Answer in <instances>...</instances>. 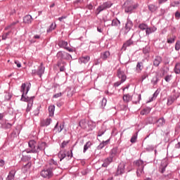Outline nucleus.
I'll return each mask as SVG.
<instances>
[{
    "label": "nucleus",
    "mask_w": 180,
    "mask_h": 180,
    "mask_svg": "<svg viewBox=\"0 0 180 180\" xmlns=\"http://www.w3.org/2000/svg\"><path fill=\"white\" fill-rule=\"evenodd\" d=\"M112 161H113V158L110 156L109 158H107L104 160V162H105V164H107L108 165H109L110 164V162H112Z\"/></svg>",
    "instance_id": "nucleus-44"
},
{
    "label": "nucleus",
    "mask_w": 180,
    "mask_h": 180,
    "mask_svg": "<svg viewBox=\"0 0 180 180\" xmlns=\"http://www.w3.org/2000/svg\"><path fill=\"white\" fill-rule=\"evenodd\" d=\"M57 167V162L54 160H51L49 163L46 166V167L41 171L40 175L42 178H46V179H50L53 177L54 173L53 171L56 169Z\"/></svg>",
    "instance_id": "nucleus-3"
},
{
    "label": "nucleus",
    "mask_w": 180,
    "mask_h": 180,
    "mask_svg": "<svg viewBox=\"0 0 180 180\" xmlns=\"http://www.w3.org/2000/svg\"><path fill=\"white\" fill-rule=\"evenodd\" d=\"M175 18H176V19H179L180 18V13H179V11H176L175 13Z\"/></svg>",
    "instance_id": "nucleus-63"
},
{
    "label": "nucleus",
    "mask_w": 180,
    "mask_h": 180,
    "mask_svg": "<svg viewBox=\"0 0 180 180\" xmlns=\"http://www.w3.org/2000/svg\"><path fill=\"white\" fill-rule=\"evenodd\" d=\"M155 32H157V27H148L146 31V36H150L151 33H154Z\"/></svg>",
    "instance_id": "nucleus-18"
},
{
    "label": "nucleus",
    "mask_w": 180,
    "mask_h": 180,
    "mask_svg": "<svg viewBox=\"0 0 180 180\" xmlns=\"http://www.w3.org/2000/svg\"><path fill=\"white\" fill-rule=\"evenodd\" d=\"M91 146H92V142L91 141L86 142V144L84 146L83 153H86V151L88 150V148H91Z\"/></svg>",
    "instance_id": "nucleus-32"
},
{
    "label": "nucleus",
    "mask_w": 180,
    "mask_h": 180,
    "mask_svg": "<svg viewBox=\"0 0 180 180\" xmlns=\"http://www.w3.org/2000/svg\"><path fill=\"white\" fill-rule=\"evenodd\" d=\"M167 165H165V166H163L161 169H160V172L161 174H164V172H165V169L167 168Z\"/></svg>",
    "instance_id": "nucleus-59"
},
{
    "label": "nucleus",
    "mask_w": 180,
    "mask_h": 180,
    "mask_svg": "<svg viewBox=\"0 0 180 180\" xmlns=\"http://www.w3.org/2000/svg\"><path fill=\"white\" fill-rule=\"evenodd\" d=\"M158 95H160V91L158 90H156L155 93L153 94V96L150 98H149V101L148 102H153V101H155Z\"/></svg>",
    "instance_id": "nucleus-24"
},
{
    "label": "nucleus",
    "mask_w": 180,
    "mask_h": 180,
    "mask_svg": "<svg viewBox=\"0 0 180 180\" xmlns=\"http://www.w3.org/2000/svg\"><path fill=\"white\" fill-rule=\"evenodd\" d=\"M12 98V94H9V93H7L6 95H5V99L6 101H11V98Z\"/></svg>",
    "instance_id": "nucleus-51"
},
{
    "label": "nucleus",
    "mask_w": 180,
    "mask_h": 180,
    "mask_svg": "<svg viewBox=\"0 0 180 180\" xmlns=\"http://www.w3.org/2000/svg\"><path fill=\"white\" fill-rule=\"evenodd\" d=\"M172 77V75H167L165 77V81H166V82H169V81H171V77Z\"/></svg>",
    "instance_id": "nucleus-55"
},
{
    "label": "nucleus",
    "mask_w": 180,
    "mask_h": 180,
    "mask_svg": "<svg viewBox=\"0 0 180 180\" xmlns=\"http://www.w3.org/2000/svg\"><path fill=\"white\" fill-rule=\"evenodd\" d=\"M55 110H56V106L54 105H49V116L51 117H53V116H54Z\"/></svg>",
    "instance_id": "nucleus-19"
},
{
    "label": "nucleus",
    "mask_w": 180,
    "mask_h": 180,
    "mask_svg": "<svg viewBox=\"0 0 180 180\" xmlns=\"http://www.w3.org/2000/svg\"><path fill=\"white\" fill-rule=\"evenodd\" d=\"M138 134H139V132H136V134H134L132 136V137L130 139L131 143H136V141H137V136H138Z\"/></svg>",
    "instance_id": "nucleus-38"
},
{
    "label": "nucleus",
    "mask_w": 180,
    "mask_h": 180,
    "mask_svg": "<svg viewBox=\"0 0 180 180\" xmlns=\"http://www.w3.org/2000/svg\"><path fill=\"white\" fill-rule=\"evenodd\" d=\"M148 10L150 12H156L158 10V6H155L154 4H150L148 6Z\"/></svg>",
    "instance_id": "nucleus-29"
},
{
    "label": "nucleus",
    "mask_w": 180,
    "mask_h": 180,
    "mask_svg": "<svg viewBox=\"0 0 180 180\" xmlns=\"http://www.w3.org/2000/svg\"><path fill=\"white\" fill-rule=\"evenodd\" d=\"M52 120L51 118H46L45 120H41L40 122L41 127H47V126H50L51 124Z\"/></svg>",
    "instance_id": "nucleus-10"
},
{
    "label": "nucleus",
    "mask_w": 180,
    "mask_h": 180,
    "mask_svg": "<svg viewBox=\"0 0 180 180\" xmlns=\"http://www.w3.org/2000/svg\"><path fill=\"white\" fill-rule=\"evenodd\" d=\"M41 105L37 108L35 110H34V116H39V113H40Z\"/></svg>",
    "instance_id": "nucleus-45"
},
{
    "label": "nucleus",
    "mask_w": 180,
    "mask_h": 180,
    "mask_svg": "<svg viewBox=\"0 0 180 180\" xmlns=\"http://www.w3.org/2000/svg\"><path fill=\"white\" fill-rule=\"evenodd\" d=\"M162 61V58L161 56H155V59L153 60L154 67H159Z\"/></svg>",
    "instance_id": "nucleus-16"
},
{
    "label": "nucleus",
    "mask_w": 180,
    "mask_h": 180,
    "mask_svg": "<svg viewBox=\"0 0 180 180\" xmlns=\"http://www.w3.org/2000/svg\"><path fill=\"white\" fill-rule=\"evenodd\" d=\"M111 26H115V27H119L120 26V20L115 18L112 20Z\"/></svg>",
    "instance_id": "nucleus-25"
},
{
    "label": "nucleus",
    "mask_w": 180,
    "mask_h": 180,
    "mask_svg": "<svg viewBox=\"0 0 180 180\" xmlns=\"http://www.w3.org/2000/svg\"><path fill=\"white\" fill-rule=\"evenodd\" d=\"M133 21L130 20L129 18H127V22L125 24V31H124V34H127V33L131 30V27H133Z\"/></svg>",
    "instance_id": "nucleus-9"
},
{
    "label": "nucleus",
    "mask_w": 180,
    "mask_h": 180,
    "mask_svg": "<svg viewBox=\"0 0 180 180\" xmlns=\"http://www.w3.org/2000/svg\"><path fill=\"white\" fill-rule=\"evenodd\" d=\"M99 64H101V59H96L94 60V65H99Z\"/></svg>",
    "instance_id": "nucleus-61"
},
{
    "label": "nucleus",
    "mask_w": 180,
    "mask_h": 180,
    "mask_svg": "<svg viewBox=\"0 0 180 180\" xmlns=\"http://www.w3.org/2000/svg\"><path fill=\"white\" fill-rule=\"evenodd\" d=\"M110 57V52L109 51H105L104 52H102L100 55V58L103 61H106Z\"/></svg>",
    "instance_id": "nucleus-15"
},
{
    "label": "nucleus",
    "mask_w": 180,
    "mask_h": 180,
    "mask_svg": "<svg viewBox=\"0 0 180 180\" xmlns=\"http://www.w3.org/2000/svg\"><path fill=\"white\" fill-rule=\"evenodd\" d=\"M5 165V160H0V167H3Z\"/></svg>",
    "instance_id": "nucleus-64"
},
{
    "label": "nucleus",
    "mask_w": 180,
    "mask_h": 180,
    "mask_svg": "<svg viewBox=\"0 0 180 180\" xmlns=\"http://www.w3.org/2000/svg\"><path fill=\"white\" fill-rule=\"evenodd\" d=\"M118 174H124V166L120 165L117 169Z\"/></svg>",
    "instance_id": "nucleus-40"
},
{
    "label": "nucleus",
    "mask_w": 180,
    "mask_h": 180,
    "mask_svg": "<svg viewBox=\"0 0 180 180\" xmlns=\"http://www.w3.org/2000/svg\"><path fill=\"white\" fill-rule=\"evenodd\" d=\"M57 58H59V60H70V58H72V56L68 53H66L63 51H60L56 54Z\"/></svg>",
    "instance_id": "nucleus-6"
},
{
    "label": "nucleus",
    "mask_w": 180,
    "mask_h": 180,
    "mask_svg": "<svg viewBox=\"0 0 180 180\" xmlns=\"http://www.w3.org/2000/svg\"><path fill=\"white\" fill-rule=\"evenodd\" d=\"M63 129H64V125H60L58 127V122L56 123L55 127H54V130H56V131H58V133H61V131H63Z\"/></svg>",
    "instance_id": "nucleus-26"
},
{
    "label": "nucleus",
    "mask_w": 180,
    "mask_h": 180,
    "mask_svg": "<svg viewBox=\"0 0 180 180\" xmlns=\"http://www.w3.org/2000/svg\"><path fill=\"white\" fill-rule=\"evenodd\" d=\"M17 170L15 169H12L9 173L6 180H15V175L16 174Z\"/></svg>",
    "instance_id": "nucleus-12"
},
{
    "label": "nucleus",
    "mask_w": 180,
    "mask_h": 180,
    "mask_svg": "<svg viewBox=\"0 0 180 180\" xmlns=\"http://www.w3.org/2000/svg\"><path fill=\"white\" fill-rule=\"evenodd\" d=\"M30 83L27 85H26L25 83H23L21 85V89L20 92H22L21 99L20 101H22V102H27V112H30V109H32V107L33 106V101H34V96L31 97H26L25 95L28 94L29 91H30Z\"/></svg>",
    "instance_id": "nucleus-1"
},
{
    "label": "nucleus",
    "mask_w": 180,
    "mask_h": 180,
    "mask_svg": "<svg viewBox=\"0 0 180 180\" xmlns=\"http://www.w3.org/2000/svg\"><path fill=\"white\" fill-rule=\"evenodd\" d=\"M30 167H32V162H29L22 167V172L24 174H25V172H27V170L30 169Z\"/></svg>",
    "instance_id": "nucleus-20"
},
{
    "label": "nucleus",
    "mask_w": 180,
    "mask_h": 180,
    "mask_svg": "<svg viewBox=\"0 0 180 180\" xmlns=\"http://www.w3.org/2000/svg\"><path fill=\"white\" fill-rule=\"evenodd\" d=\"M106 131V129L103 127H101V129L98 132V137H101V136H103Z\"/></svg>",
    "instance_id": "nucleus-39"
},
{
    "label": "nucleus",
    "mask_w": 180,
    "mask_h": 180,
    "mask_svg": "<svg viewBox=\"0 0 180 180\" xmlns=\"http://www.w3.org/2000/svg\"><path fill=\"white\" fill-rule=\"evenodd\" d=\"M148 51H150V49H148V46H146L145 48H143V54H147V53H148Z\"/></svg>",
    "instance_id": "nucleus-56"
},
{
    "label": "nucleus",
    "mask_w": 180,
    "mask_h": 180,
    "mask_svg": "<svg viewBox=\"0 0 180 180\" xmlns=\"http://www.w3.org/2000/svg\"><path fill=\"white\" fill-rule=\"evenodd\" d=\"M103 147H105V145L103 143V142L102 143H101L98 146V147H97V149L98 150H102V148H103Z\"/></svg>",
    "instance_id": "nucleus-57"
},
{
    "label": "nucleus",
    "mask_w": 180,
    "mask_h": 180,
    "mask_svg": "<svg viewBox=\"0 0 180 180\" xmlns=\"http://www.w3.org/2000/svg\"><path fill=\"white\" fill-rule=\"evenodd\" d=\"M179 4V1H174L170 4V6H173V8H175V6H178Z\"/></svg>",
    "instance_id": "nucleus-54"
},
{
    "label": "nucleus",
    "mask_w": 180,
    "mask_h": 180,
    "mask_svg": "<svg viewBox=\"0 0 180 180\" xmlns=\"http://www.w3.org/2000/svg\"><path fill=\"white\" fill-rule=\"evenodd\" d=\"M130 46H133V41L131 39L127 40L124 44L123 48L127 49V47H130Z\"/></svg>",
    "instance_id": "nucleus-31"
},
{
    "label": "nucleus",
    "mask_w": 180,
    "mask_h": 180,
    "mask_svg": "<svg viewBox=\"0 0 180 180\" xmlns=\"http://www.w3.org/2000/svg\"><path fill=\"white\" fill-rule=\"evenodd\" d=\"M39 39H40V35H39V34L34 35L33 37V39H32V43H36V40L35 39L38 40Z\"/></svg>",
    "instance_id": "nucleus-52"
},
{
    "label": "nucleus",
    "mask_w": 180,
    "mask_h": 180,
    "mask_svg": "<svg viewBox=\"0 0 180 180\" xmlns=\"http://www.w3.org/2000/svg\"><path fill=\"white\" fill-rule=\"evenodd\" d=\"M175 50L179 51L180 50V41H177L175 44Z\"/></svg>",
    "instance_id": "nucleus-47"
},
{
    "label": "nucleus",
    "mask_w": 180,
    "mask_h": 180,
    "mask_svg": "<svg viewBox=\"0 0 180 180\" xmlns=\"http://www.w3.org/2000/svg\"><path fill=\"white\" fill-rule=\"evenodd\" d=\"M12 127V125L9 122H1V129H11Z\"/></svg>",
    "instance_id": "nucleus-34"
},
{
    "label": "nucleus",
    "mask_w": 180,
    "mask_h": 180,
    "mask_svg": "<svg viewBox=\"0 0 180 180\" xmlns=\"http://www.w3.org/2000/svg\"><path fill=\"white\" fill-rule=\"evenodd\" d=\"M122 84H123V82H116L115 83H114V86L115 88H117V86H120V85H122Z\"/></svg>",
    "instance_id": "nucleus-53"
},
{
    "label": "nucleus",
    "mask_w": 180,
    "mask_h": 180,
    "mask_svg": "<svg viewBox=\"0 0 180 180\" xmlns=\"http://www.w3.org/2000/svg\"><path fill=\"white\" fill-rule=\"evenodd\" d=\"M148 27V25L144 23L139 24V29H140L141 30H146V32L147 31Z\"/></svg>",
    "instance_id": "nucleus-37"
},
{
    "label": "nucleus",
    "mask_w": 180,
    "mask_h": 180,
    "mask_svg": "<svg viewBox=\"0 0 180 180\" xmlns=\"http://www.w3.org/2000/svg\"><path fill=\"white\" fill-rule=\"evenodd\" d=\"M32 160V157L30 155H23L22 158H21V161H30Z\"/></svg>",
    "instance_id": "nucleus-42"
},
{
    "label": "nucleus",
    "mask_w": 180,
    "mask_h": 180,
    "mask_svg": "<svg viewBox=\"0 0 180 180\" xmlns=\"http://www.w3.org/2000/svg\"><path fill=\"white\" fill-rule=\"evenodd\" d=\"M138 6L139 4H131L126 6L124 11L127 13H131V11H134V9H137Z\"/></svg>",
    "instance_id": "nucleus-11"
},
{
    "label": "nucleus",
    "mask_w": 180,
    "mask_h": 180,
    "mask_svg": "<svg viewBox=\"0 0 180 180\" xmlns=\"http://www.w3.org/2000/svg\"><path fill=\"white\" fill-rule=\"evenodd\" d=\"M134 165L136 167H138L136 170V174L138 176H140V174H144V161L141 160H138L134 162Z\"/></svg>",
    "instance_id": "nucleus-5"
},
{
    "label": "nucleus",
    "mask_w": 180,
    "mask_h": 180,
    "mask_svg": "<svg viewBox=\"0 0 180 180\" xmlns=\"http://www.w3.org/2000/svg\"><path fill=\"white\" fill-rule=\"evenodd\" d=\"M57 27V25H56V23H52L49 28L47 30V32L49 33V32H53V30H54V29H56V27Z\"/></svg>",
    "instance_id": "nucleus-41"
},
{
    "label": "nucleus",
    "mask_w": 180,
    "mask_h": 180,
    "mask_svg": "<svg viewBox=\"0 0 180 180\" xmlns=\"http://www.w3.org/2000/svg\"><path fill=\"white\" fill-rule=\"evenodd\" d=\"M44 70H46V68L43 66V63H41L40 65L38 68L37 75H39V77L41 78L43 74H44Z\"/></svg>",
    "instance_id": "nucleus-14"
},
{
    "label": "nucleus",
    "mask_w": 180,
    "mask_h": 180,
    "mask_svg": "<svg viewBox=\"0 0 180 180\" xmlns=\"http://www.w3.org/2000/svg\"><path fill=\"white\" fill-rule=\"evenodd\" d=\"M147 78H148V72H144L141 76L140 82H143V81H144V79H146Z\"/></svg>",
    "instance_id": "nucleus-35"
},
{
    "label": "nucleus",
    "mask_w": 180,
    "mask_h": 180,
    "mask_svg": "<svg viewBox=\"0 0 180 180\" xmlns=\"http://www.w3.org/2000/svg\"><path fill=\"white\" fill-rule=\"evenodd\" d=\"M5 117V114L4 113H0V123H2V120Z\"/></svg>",
    "instance_id": "nucleus-62"
},
{
    "label": "nucleus",
    "mask_w": 180,
    "mask_h": 180,
    "mask_svg": "<svg viewBox=\"0 0 180 180\" xmlns=\"http://www.w3.org/2000/svg\"><path fill=\"white\" fill-rule=\"evenodd\" d=\"M80 127H82V129H85L86 127V126H88V124L86 123V120H82L79 123Z\"/></svg>",
    "instance_id": "nucleus-33"
},
{
    "label": "nucleus",
    "mask_w": 180,
    "mask_h": 180,
    "mask_svg": "<svg viewBox=\"0 0 180 180\" xmlns=\"http://www.w3.org/2000/svg\"><path fill=\"white\" fill-rule=\"evenodd\" d=\"M110 157L111 158H112V159L115 158V157H116L117 155V148H112L110 150Z\"/></svg>",
    "instance_id": "nucleus-22"
},
{
    "label": "nucleus",
    "mask_w": 180,
    "mask_h": 180,
    "mask_svg": "<svg viewBox=\"0 0 180 180\" xmlns=\"http://www.w3.org/2000/svg\"><path fill=\"white\" fill-rule=\"evenodd\" d=\"M167 42L169 44H172V43H175V37H173V38H169V39H167Z\"/></svg>",
    "instance_id": "nucleus-49"
},
{
    "label": "nucleus",
    "mask_w": 180,
    "mask_h": 180,
    "mask_svg": "<svg viewBox=\"0 0 180 180\" xmlns=\"http://www.w3.org/2000/svg\"><path fill=\"white\" fill-rule=\"evenodd\" d=\"M150 112H151V108L150 107H146V108L141 111V115H148Z\"/></svg>",
    "instance_id": "nucleus-30"
},
{
    "label": "nucleus",
    "mask_w": 180,
    "mask_h": 180,
    "mask_svg": "<svg viewBox=\"0 0 180 180\" xmlns=\"http://www.w3.org/2000/svg\"><path fill=\"white\" fill-rule=\"evenodd\" d=\"M82 2H84V0H75L73 4L75 5H78V4H82Z\"/></svg>",
    "instance_id": "nucleus-58"
},
{
    "label": "nucleus",
    "mask_w": 180,
    "mask_h": 180,
    "mask_svg": "<svg viewBox=\"0 0 180 180\" xmlns=\"http://www.w3.org/2000/svg\"><path fill=\"white\" fill-rule=\"evenodd\" d=\"M32 15H27L24 17L23 22L25 23H27V25H29V24L32 23Z\"/></svg>",
    "instance_id": "nucleus-21"
},
{
    "label": "nucleus",
    "mask_w": 180,
    "mask_h": 180,
    "mask_svg": "<svg viewBox=\"0 0 180 180\" xmlns=\"http://www.w3.org/2000/svg\"><path fill=\"white\" fill-rule=\"evenodd\" d=\"M175 102V98L169 97L167 99V105L169 106L170 105L173 104Z\"/></svg>",
    "instance_id": "nucleus-43"
},
{
    "label": "nucleus",
    "mask_w": 180,
    "mask_h": 180,
    "mask_svg": "<svg viewBox=\"0 0 180 180\" xmlns=\"http://www.w3.org/2000/svg\"><path fill=\"white\" fill-rule=\"evenodd\" d=\"M65 157H67L65 152L64 150H60L58 153V158H60V161H63Z\"/></svg>",
    "instance_id": "nucleus-28"
},
{
    "label": "nucleus",
    "mask_w": 180,
    "mask_h": 180,
    "mask_svg": "<svg viewBox=\"0 0 180 180\" xmlns=\"http://www.w3.org/2000/svg\"><path fill=\"white\" fill-rule=\"evenodd\" d=\"M164 124H165V119H164V117L160 118L157 121L158 127H162V126H164Z\"/></svg>",
    "instance_id": "nucleus-23"
},
{
    "label": "nucleus",
    "mask_w": 180,
    "mask_h": 180,
    "mask_svg": "<svg viewBox=\"0 0 180 180\" xmlns=\"http://www.w3.org/2000/svg\"><path fill=\"white\" fill-rule=\"evenodd\" d=\"M63 96V93H58V94H56L55 95H53V98H60V96Z\"/></svg>",
    "instance_id": "nucleus-60"
},
{
    "label": "nucleus",
    "mask_w": 180,
    "mask_h": 180,
    "mask_svg": "<svg viewBox=\"0 0 180 180\" xmlns=\"http://www.w3.org/2000/svg\"><path fill=\"white\" fill-rule=\"evenodd\" d=\"M68 143H70V141H63V143L60 144V148H65Z\"/></svg>",
    "instance_id": "nucleus-46"
},
{
    "label": "nucleus",
    "mask_w": 180,
    "mask_h": 180,
    "mask_svg": "<svg viewBox=\"0 0 180 180\" xmlns=\"http://www.w3.org/2000/svg\"><path fill=\"white\" fill-rule=\"evenodd\" d=\"M131 99L132 98H131V96H130V94H125L123 96V101L124 102H126V103H129V102H130Z\"/></svg>",
    "instance_id": "nucleus-27"
},
{
    "label": "nucleus",
    "mask_w": 180,
    "mask_h": 180,
    "mask_svg": "<svg viewBox=\"0 0 180 180\" xmlns=\"http://www.w3.org/2000/svg\"><path fill=\"white\" fill-rule=\"evenodd\" d=\"M108 102V100L105 98H103L101 101V106L102 108H105L106 106V103Z\"/></svg>",
    "instance_id": "nucleus-48"
},
{
    "label": "nucleus",
    "mask_w": 180,
    "mask_h": 180,
    "mask_svg": "<svg viewBox=\"0 0 180 180\" xmlns=\"http://www.w3.org/2000/svg\"><path fill=\"white\" fill-rule=\"evenodd\" d=\"M113 6V3L111 1H106L100 5L96 10V15H99L101 12H103V11H106V9H109L112 8Z\"/></svg>",
    "instance_id": "nucleus-4"
},
{
    "label": "nucleus",
    "mask_w": 180,
    "mask_h": 180,
    "mask_svg": "<svg viewBox=\"0 0 180 180\" xmlns=\"http://www.w3.org/2000/svg\"><path fill=\"white\" fill-rule=\"evenodd\" d=\"M58 46L60 49H65V50H67L68 51H70V53H72V51H74V49L67 46H68V42H67V41H65L64 40L59 41L58 42Z\"/></svg>",
    "instance_id": "nucleus-7"
},
{
    "label": "nucleus",
    "mask_w": 180,
    "mask_h": 180,
    "mask_svg": "<svg viewBox=\"0 0 180 180\" xmlns=\"http://www.w3.org/2000/svg\"><path fill=\"white\" fill-rule=\"evenodd\" d=\"M143 69H144V63L141 61L138 62L136 66V72L138 74H140L141 73V71H143Z\"/></svg>",
    "instance_id": "nucleus-13"
},
{
    "label": "nucleus",
    "mask_w": 180,
    "mask_h": 180,
    "mask_svg": "<svg viewBox=\"0 0 180 180\" xmlns=\"http://www.w3.org/2000/svg\"><path fill=\"white\" fill-rule=\"evenodd\" d=\"M28 147L30 150L27 149L25 150L27 154H37V153H40V151H44L46 150V147H47V144L46 142H39L38 143L34 140H31L28 142Z\"/></svg>",
    "instance_id": "nucleus-2"
},
{
    "label": "nucleus",
    "mask_w": 180,
    "mask_h": 180,
    "mask_svg": "<svg viewBox=\"0 0 180 180\" xmlns=\"http://www.w3.org/2000/svg\"><path fill=\"white\" fill-rule=\"evenodd\" d=\"M89 60H91L89 56H82L79 58V63H80V64H86V63H88Z\"/></svg>",
    "instance_id": "nucleus-17"
},
{
    "label": "nucleus",
    "mask_w": 180,
    "mask_h": 180,
    "mask_svg": "<svg viewBox=\"0 0 180 180\" xmlns=\"http://www.w3.org/2000/svg\"><path fill=\"white\" fill-rule=\"evenodd\" d=\"M117 77L123 83L126 82V80L127 79V76H126V74L124 73V71L122 70V69H120V68H119L117 70Z\"/></svg>",
    "instance_id": "nucleus-8"
},
{
    "label": "nucleus",
    "mask_w": 180,
    "mask_h": 180,
    "mask_svg": "<svg viewBox=\"0 0 180 180\" xmlns=\"http://www.w3.org/2000/svg\"><path fill=\"white\" fill-rule=\"evenodd\" d=\"M11 34V31L8 32H6L2 35V40H6L8 39V36Z\"/></svg>",
    "instance_id": "nucleus-50"
},
{
    "label": "nucleus",
    "mask_w": 180,
    "mask_h": 180,
    "mask_svg": "<svg viewBox=\"0 0 180 180\" xmlns=\"http://www.w3.org/2000/svg\"><path fill=\"white\" fill-rule=\"evenodd\" d=\"M174 71L175 74H180V63H178L175 65Z\"/></svg>",
    "instance_id": "nucleus-36"
}]
</instances>
